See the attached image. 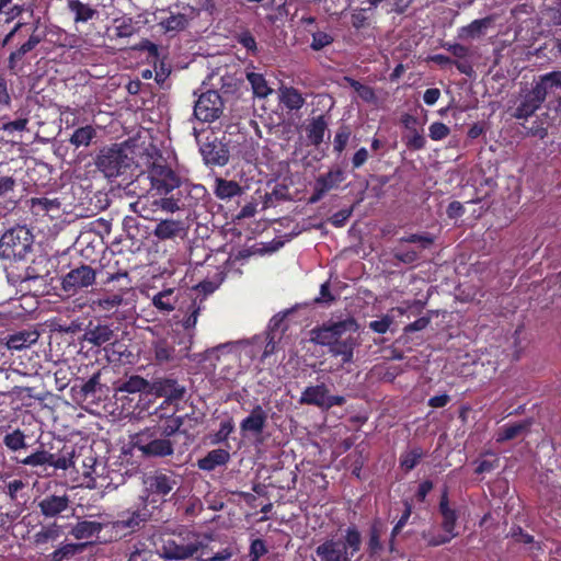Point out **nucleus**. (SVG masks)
<instances>
[{
  "label": "nucleus",
  "mask_w": 561,
  "mask_h": 561,
  "mask_svg": "<svg viewBox=\"0 0 561 561\" xmlns=\"http://www.w3.org/2000/svg\"><path fill=\"white\" fill-rule=\"evenodd\" d=\"M137 180L149 181L154 213L175 214L191 211L206 195L201 184H192L175 170L176 157L173 151L162 150L154 142H148L138 157Z\"/></svg>",
  "instance_id": "f257e3e1"
},
{
  "label": "nucleus",
  "mask_w": 561,
  "mask_h": 561,
  "mask_svg": "<svg viewBox=\"0 0 561 561\" xmlns=\"http://www.w3.org/2000/svg\"><path fill=\"white\" fill-rule=\"evenodd\" d=\"M148 142H113L103 148L96 158L98 169L106 178H117L124 174H137L138 157Z\"/></svg>",
  "instance_id": "f03ea898"
},
{
  "label": "nucleus",
  "mask_w": 561,
  "mask_h": 561,
  "mask_svg": "<svg viewBox=\"0 0 561 561\" xmlns=\"http://www.w3.org/2000/svg\"><path fill=\"white\" fill-rule=\"evenodd\" d=\"M149 514L147 504L144 501L142 507L131 506L117 513L116 517L104 514L106 524L105 535L101 538L106 542L119 540L130 534L138 531L148 520Z\"/></svg>",
  "instance_id": "7ed1b4c3"
},
{
  "label": "nucleus",
  "mask_w": 561,
  "mask_h": 561,
  "mask_svg": "<svg viewBox=\"0 0 561 561\" xmlns=\"http://www.w3.org/2000/svg\"><path fill=\"white\" fill-rule=\"evenodd\" d=\"M362 534L355 525L348 526L340 538L324 540L316 548L321 561H352L360 550Z\"/></svg>",
  "instance_id": "20e7f679"
},
{
  "label": "nucleus",
  "mask_w": 561,
  "mask_h": 561,
  "mask_svg": "<svg viewBox=\"0 0 561 561\" xmlns=\"http://www.w3.org/2000/svg\"><path fill=\"white\" fill-rule=\"evenodd\" d=\"M130 443L146 459L165 458L174 454V444L161 435L159 424L139 431L131 436Z\"/></svg>",
  "instance_id": "39448f33"
},
{
  "label": "nucleus",
  "mask_w": 561,
  "mask_h": 561,
  "mask_svg": "<svg viewBox=\"0 0 561 561\" xmlns=\"http://www.w3.org/2000/svg\"><path fill=\"white\" fill-rule=\"evenodd\" d=\"M34 236L25 226L7 230L0 238V257L14 262L26 261L33 251Z\"/></svg>",
  "instance_id": "423d86ee"
},
{
  "label": "nucleus",
  "mask_w": 561,
  "mask_h": 561,
  "mask_svg": "<svg viewBox=\"0 0 561 561\" xmlns=\"http://www.w3.org/2000/svg\"><path fill=\"white\" fill-rule=\"evenodd\" d=\"M13 460L31 468L53 467L55 470H68L75 467V448L64 446L59 455L53 454L43 447L35 449L24 458L14 457Z\"/></svg>",
  "instance_id": "0eeeda50"
},
{
  "label": "nucleus",
  "mask_w": 561,
  "mask_h": 561,
  "mask_svg": "<svg viewBox=\"0 0 561 561\" xmlns=\"http://www.w3.org/2000/svg\"><path fill=\"white\" fill-rule=\"evenodd\" d=\"M147 208L142 206L141 208V216L146 219H152L157 221V225L154 229L152 230V234L160 241H167V240H175V239H183L187 234L188 230V224L186 220V217H181L182 211H176L178 216L176 218H163L161 216L162 213H154L153 209L152 216L147 214Z\"/></svg>",
  "instance_id": "6e6552de"
},
{
  "label": "nucleus",
  "mask_w": 561,
  "mask_h": 561,
  "mask_svg": "<svg viewBox=\"0 0 561 561\" xmlns=\"http://www.w3.org/2000/svg\"><path fill=\"white\" fill-rule=\"evenodd\" d=\"M205 546L202 536L191 530L181 531L175 538L165 541L163 553L168 560H184Z\"/></svg>",
  "instance_id": "1a4fd4ad"
},
{
  "label": "nucleus",
  "mask_w": 561,
  "mask_h": 561,
  "mask_svg": "<svg viewBox=\"0 0 561 561\" xmlns=\"http://www.w3.org/2000/svg\"><path fill=\"white\" fill-rule=\"evenodd\" d=\"M358 324L353 317H346L339 321H329L321 327L311 330V341L321 346L330 347L341 340L346 332H356Z\"/></svg>",
  "instance_id": "9d476101"
},
{
  "label": "nucleus",
  "mask_w": 561,
  "mask_h": 561,
  "mask_svg": "<svg viewBox=\"0 0 561 561\" xmlns=\"http://www.w3.org/2000/svg\"><path fill=\"white\" fill-rule=\"evenodd\" d=\"M298 402L301 405H313L322 411H329L333 407H342L346 403V398L340 394H331L327 383L307 386L300 394Z\"/></svg>",
  "instance_id": "9b49d317"
},
{
  "label": "nucleus",
  "mask_w": 561,
  "mask_h": 561,
  "mask_svg": "<svg viewBox=\"0 0 561 561\" xmlns=\"http://www.w3.org/2000/svg\"><path fill=\"white\" fill-rule=\"evenodd\" d=\"M96 279V272L87 264L71 268L61 278V288L68 295H76L79 291L92 286Z\"/></svg>",
  "instance_id": "f8f14e48"
},
{
  "label": "nucleus",
  "mask_w": 561,
  "mask_h": 561,
  "mask_svg": "<svg viewBox=\"0 0 561 561\" xmlns=\"http://www.w3.org/2000/svg\"><path fill=\"white\" fill-rule=\"evenodd\" d=\"M115 282L119 283V285L117 286V293L100 298L98 301V306L102 310L111 311L121 306L124 300V294L131 288V280L126 271L110 274L104 284L110 285Z\"/></svg>",
  "instance_id": "ddd939ff"
},
{
  "label": "nucleus",
  "mask_w": 561,
  "mask_h": 561,
  "mask_svg": "<svg viewBox=\"0 0 561 561\" xmlns=\"http://www.w3.org/2000/svg\"><path fill=\"white\" fill-rule=\"evenodd\" d=\"M222 112V101L217 91L209 90L203 93L195 103L194 115L203 122H213Z\"/></svg>",
  "instance_id": "4468645a"
},
{
  "label": "nucleus",
  "mask_w": 561,
  "mask_h": 561,
  "mask_svg": "<svg viewBox=\"0 0 561 561\" xmlns=\"http://www.w3.org/2000/svg\"><path fill=\"white\" fill-rule=\"evenodd\" d=\"M70 506V497L64 494H44L36 501V507L45 519L62 516Z\"/></svg>",
  "instance_id": "2eb2a0df"
},
{
  "label": "nucleus",
  "mask_w": 561,
  "mask_h": 561,
  "mask_svg": "<svg viewBox=\"0 0 561 561\" xmlns=\"http://www.w3.org/2000/svg\"><path fill=\"white\" fill-rule=\"evenodd\" d=\"M345 180V174L340 168L331 169L324 174H320L313 184V192L308 203L316 204L320 202L324 195L333 188H336Z\"/></svg>",
  "instance_id": "dca6fc26"
},
{
  "label": "nucleus",
  "mask_w": 561,
  "mask_h": 561,
  "mask_svg": "<svg viewBox=\"0 0 561 561\" xmlns=\"http://www.w3.org/2000/svg\"><path fill=\"white\" fill-rule=\"evenodd\" d=\"M230 142H202L199 152L207 167H224L231 158Z\"/></svg>",
  "instance_id": "f3484780"
},
{
  "label": "nucleus",
  "mask_w": 561,
  "mask_h": 561,
  "mask_svg": "<svg viewBox=\"0 0 561 561\" xmlns=\"http://www.w3.org/2000/svg\"><path fill=\"white\" fill-rule=\"evenodd\" d=\"M106 524L104 514L98 515V520H80L73 525L69 534L77 540H88L95 538L99 542H104L102 536L105 535Z\"/></svg>",
  "instance_id": "a211bd4d"
},
{
  "label": "nucleus",
  "mask_w": 561,
  "mask_h": 561,
  "mask_svg": "<svg viewBox=\"0 0 561 561\" xmlns=\"http://www.w3.org/2000/svg\"><path fill=\"white\" fill-rule=\"evenodd\" d=\"M148 490L150 493L167 496L179 484L174 472H156L147 479Z\"/></svg>",
  "instance_id": "6ab92c4d"
},
{
  "label": "nucleus",
  "mask_w": 561,
  "mask_h": 561,
  "mask_svg": "<svg viewBox=\"0 0 561 561\" xmlns=\"http://www.w3.org/2000/svg\"><path fill=\"white\" fill-rule=\"evenodd\" d=\"M546 98L547 96L535 83L533 89L523 96L520 104L516 107L515 117L527 118L531 116L545 102Z\"/></svg>",
  "instance_id": "aec40b11"
},
{
  "label": "nucleus",
  "mask_w": 561,
  "mask_h": 561,
  "mask_svg": "<svg viewBox=\"0 0 561 561\" xmlns=\"http://www.w3.org/2000/svg\"><path fill=\"white\" fill-rule=\"evenodd\" d=\"M267 421V413L261 404H256L250 414L240 423V431L243 435H260L263 433Z\"/></svg>",
  "instance_id": "412c9836"
},
{
  "label": "nucleus",
  "mask_w": 561,
  "mask_h": 561,
  "mask_svg": "<svg viewBox=\"0 0 561 561\" xmlns=\"http://www.w3.org/2000/svg\"><path fill=\"white\" fill-rule=\"evenodd\" d=\"M151 389L165 401L180 400L185 394V388L173 378H158L153 380Z\"/></svg>",
  "instance_id": "4be33fe9"
},
{
  "label": "nucleus",
  "mask_w": 561,
  "mask_h": 561,
  "mask_svg": "<svg viewBox=\"0 0 561 561\" xmlns=\"http://www.w3.org/2000/svg\"><path fill=\"white\" fill-rule=\"evenodd\" d=\"M331 116L327 114H320L312 116L307 125V133L309 138L312 140H323L327 136L330 139L329 124Z\"/></svg>",
  "instance_id": "5701e85b"
},
{
  "label": "nucleus",
  "mask_w": 561,
  "mask_h": 561,
  "mask_svg": "<svg viewBox=\"0 0 561 561\" xmlns=\"http://www.w3.org/2000/svg\"><path fill=\"white\" fill-rule=\"evenodd\" d=\"M357 345L356 339L348 336L339 340L329 347V353L334 357H341L342 364H351L354 360V350Z\"/></svg>",
  "instance_id": "b1692460"
},
{
  "label": "nucleus",
  "mask_w": 561,
  "mask_h": 561,
  "mask_svg": "<svg viewBox=\"0 0 561 561\" xmlns=\"http://www.w3.org/2000/svg\"><path fill=\"white\" fill-rule=\"evenodd\" d=\"M230 460V454L222 448L213 449L197 460V467L204 471H213L219 466H225Z\"/></svg>",
  "instance_id": "393cba45"
},
{
  "label": "nucleus",
  "mask_w": 561,
  "mask_h": 561,
  "mask_svg": "<svg viewBox=\"0 0 561 561\" xmlns=\"http://www.w3.org/2000/svg\"><path fill=\"white\" fill-rule=\"evenodd\" d=\"M39 337L37 331H19L7 336L5 345L9 350L21 351L35 344Z\"/></svg>",
  "instance_id": "a878e982"
},
{
  "label": "nucleus",
  "mask_w": 561,
  "mask_h": 561,
  "mask_svg": "<svg viewBox=\"0 0 561 561\" xmlns=\"http://www.w3.org/2000/svg\"><path fill=\"white\" fill-rule=\"evenodd\" d=\"M439 513L443 517L442 528L444 529V531L447 534L456 533L455 528L458 519V514L454 508L449 507L447 489L443 491V494L440 496Z\"/></svg>",
  "instance_id": "bb28decb"
},
{
  "label": "nucleus",
  "mask_w": 561,
  "mask_h": 561,
  "mask_svg": "<svg viewBox=\"0 0 561 561\" xmlns=\"http://www.w3.org/2000/svg\"><path fill=\"white\" fill-rule=\"evenodd\" d=\"M114 336L113 330L106 324H98L95 327H89L84 334L83 341L94 345L101 346L110 342Z\"/></svg>",
  "instance_id": "cd10ccee"
},
{
  "label": "nucleus",
  "mask_w": 561,
  "mask_h": 561,
  "mask_svg": "<svg viewBox=\"0 0 561 561\" xmlns=\"http://www.w3.org/2000/svg\"><path fill=\"white\" fill-rule=\"evenodd\" d=\"M531 425L529 420L518 423L505 424L499 428L495 435L496 443H504L517 438L523 433L527 432Z\"/></svg>",
  "instance_id": "c85d7f7f"
},
{
  "label": "nucleus",
  "mask_w": 561,
  "mask_h": 561,
  "mask_svg": "<svg viewBox=\"0 0 561 561\" xmlns=\"http://www.w3.org/2000/svg\"><path fill=\"white\" fill-rule=\"evenodd\" d=\"M67 7L76 23H85L98 16L99 12L81 0H67Z\"/></svg>",
  "instance_id": "c756f323"
},
{
  "label": "nucleus",
  "mask_w": 561,
  "mask_h": 561,
  "mask_svg": "<svg viewBox=\"0 0 561 561\" xmlns=\"http://www.w3.org/2000/svg\"><path fill=\"white\" fill-rule=\"evenodd\" d=\"M492 24L491 18H484L472 21L470 24L459 30V38L463 41L476 39L481 37L488 27Z\"/></svg>",
  "instance_id": "7c9ffc66"
},
{
  "label": "nucleus",
  "mask_w": 561,
  "mask_h": 561,
  "mask_svg": "<svg viewBox=\"0 0 561 561\" xmlns=\"http://www.w3.org/2000/svg\"><path fill=\"white\" fill-rule=\"evenodd\" d=\"M88 546L87 542L83 543H76V542H66L61 543L57 549H55L51 553L47 556L48 561H65L70 560L76 554L82 552L85 547Z\"/></svg>",
  "instance_id": "2f4dec72"
},
{
  "label": "nucleus",
  "mask_w": 561,
  "mask_h": 561,
  "mask_svg": "<svg viewBox=\"0 0 561 561\" xmlns=\"http://www.w3.org/2000/svg\"><path fill=\"white\" fill-rule=\"evenodd\" d=\"M32 211L35 215H48L53 211H59L61 209V202L58 197H32L30 199Z\"/></svg>",
  "instance_id": "473e14b6"
},
{
  "label": "nucleus",
  "mask_w": 561,
  "mask_h": 561,
  "mask_svg": "<svg viewBox=\"0 0 561 561\" xmlns=\"http://www.w3.org/2000/svg\"><path fill=\"white\" fill-rule=\"evenodd\" d=\"M242 194V187L231 180L217 178L215 181V195L222 201L231 199Z\"/></svg>",
  "instance_id": "72a5a7b5"
},
{
  "label": "nucleus",
  "mask_w": 561,
  "mask_h": 561,
  "mask_svg": "<svg viewBox=\"0 0 561 561\" xmlns=\"http://www.w3.org/2000/svg\"><path fill=\"white\" fill-rule=\"evenodd\" d=\"M154 359L158 364H165L174 359L175 347L167 339H158L152 343Z\"/></svg>",
  "instance_id": "f704fd0d"
},
{
  "label": "nucleus",
  "mask_w": 561,
  "mask_h": 561,
  "mask_svg": "<svg viewBox=\"0 0 561 561\" xmlns=\"http://www.w3.org/2000/svg\"><path fill=\"white\" fill-rule=\"evenodd\" d=\"M61 535V526L58 525L57 523H51L46 526H43L41 530L34 535L33 541L35 546L42 547L50 541H56Z\"/></svg>",
  "instance_id": "c9c22d12"
},
{
  "label": "nucleus",
  "mask_w": 561,
  "mask_h": 561,
  "mask_svg": "<svg viewBox=\"0 0 561 561\" xmlns=\"http://www.w3.org/2000/svg\"><path fill=\"white\" fill-rule=\"evenodd\" d=\"M137 26L130 18H121L114 21V26L111 30L112 39H124L133 36L137 32Z\"/></svg>",
  "instance_id": "e433bc0d"
},
{
  "label": "nucleus",
  "mask_w": 561,
  "mask_h": 561,
  "mask_svg": "<svg viewBox=\"0 0 561 561\" xmlns=\"http://www.w3.org/2000/svg\"><path fill=\"white\" fill-rule=\"evenodd\" d=\"M401 124L403 125L407 134L404 138L407 140H422L423 139V124H421L414 116L404 114L401 117Z\"/></svg>",
  "instance_id": "4c0bfd02"
},
{
  "label": "nucleus",
  "mask_w": 561,
  "mask_h": 561,
  "mask_svg": "<svg viewBox=\"0 0 561 561\" xmlns=\"http://www.w3.org/2000/svg\"><path fill=\"white\" fill-rule=\"evenodd\" d=\"M542 93L547 96L549 93L561 89V71H552L540 76L535 82Z\"/></svg>",
  "instance_id": "58836bf2"
},
{
  "label": "nucleus",
  "mask_w": 561,
  "mask_h": 561,
  "mask_svg": "<svg viewBox=\"0 0 561 561\" xmlns=\"http://www.w3.org/2000/svg\"><path fill=\"white\" fill-rule=\"evenodd\" d=\"M205 297L201 299H193L187 307L186 314L182 320V325L185 330L194 329L201 311L204 309Z\"/></svg>",
  "instance_id": "ea45409f"
},
{
  "label": "nucleus",
  "mask_w": 561,
  "mask_h": 561,
  "mask_svg": "<svg viewBox=\"0 0 561 561\" xmlns=\"http://www.w3.org/2000/svg\"><path fill=\"white\" fill-rule=\"evenodd\" d=\"M2 443L11 451H19L27 447L26 435L20 428L4 434Z\"/></svg>",
  "instance_id": "a19ab883"
},
{
  "label": "nucleus",
  "mask_w": 561,
  "mask_h": 561,
  "mask_svg": "<svg viewBox=\"0 0 561 561\" xmlns=\"http://www.w3.org/2000/svg\"><path fill=\"white\" fill-rule=\"evenodd\" d=\"M424 457V451L421 447H413L400 456V468L405 472L413 470L421 459Z\"/></svg>",
  "instance_id": "79ce46f5"
},
{
  "label": "nucleus",
  "mask_w": 561,
  "mask_h": 561,
  "mask_svg": "<svg viewBox=\"0 0 561 561\" xmlns=\"http://www.w3.org/2000/svg\"><path fill=\"white\" fill-rule=\"evenodd\" d=\"M175 296H174V289H163L162 291H159L157 295L152 298L153 306L161 310V311H172L175 308Z\"/></svg>",
  "instance_id": "37998d69"
},
{
  "label": "nucleus",
  "mask_w": 561,
  "mask_h": 561,
  "mask_svg": "<svg viewBox=\"0 0 561 561\" xmlns=\"http://www.w3.org/2000/svg\"><path fill=\"white\" fill-rule=\"evenodd\" d=\"M280 102L289 110H299L304 106L305 99L295 88H284L280 91Z\"/></svg>",
  "instance_id": "c03bdc74"
},
{
  "label": "nucleus",
  "mask_w": 561,
  "mask_h": 561,
  "mask_svg": "<svg viewBox=\"0 0 561 561\" xmlns=\"http://www.w3.org/2000/svg\"><path fill=\"white\" fill-rule=\"evenodd\" d=\"M247 79L252 87L254 95L257 98H266L273 92V89L268 87L267 81L263 75L249 72L247 75Z\"/></svg>",
  "instance_id": "a18cd8bd"
},
{
  "label": "nucleus",
  "mask_w": 561,
  "mask_h": 561,
  "mask_svg": "<svg viewBox=\"0 0 561 561\" xmlns=\"http://www.w3.org/2000/svg\"><path fill=\"white\" fill-rule=\"evenodd\" d=\"M381 537V528H380V522L375 520L369 529V538L367 542V550L369 556H376L379 554L380 551H382V543L380 541Z\"/></svg>",
  "instance_id": "49530a36"
},
{
  "label": "nucleus",
  "mask_w": 561,
  "mask_h": 561,
  "mask_svg": "<svg viewBox=\"0 0 561 561\" xmlns=\"http://www.w3.org/2000/svg\"><path fill=\"white\" fill-rule=\"evenodd\" d=\"M154 553L146 542L137 541L130 547L127 561H153Z\"/></svg>",
  "instance_id": "de8ad7c7"
},
{
  "label": "nucleus",
  "mask_w": 561,
  "mask_h": 561,
  "mask_svg": "<svg viewBox=\"0 0 561 561\" xmlns=\"http://www.w3.org/2000/svg\"><path fill=\"white\" fill-rule=\"evenodd\" d=\"M41 41L42 38L38 35H31L27 42H25L18 50L11 53L9 57L10 69H13L15 61L21 60L24 55L33 50Z\"/></svg>",
  "instance_id": "09e8293b"
},
{
  "label": "nucleus",
  "mask_w": 561,
  "mask_h": 561,
  "mask_svg": "<svg viewBox=\"0 0 561 561\" xmlns=\"http://www.w3.org/2000/svg\"><path fill=\"white\" fill-rule=\"evenodd\" d=\"M345 80L348 84L356 91L357 95L367 103L375 104L377 102V96L373 88L362 84L359 81L346 77Z\"/></svg>",
  "instance_id": "8fccbe9b"
},
{
  "label": "nucleus",
  "mask_w": 561,
  "mask_h": 561,
  "mask_svg": "<svg viewBox=\"0 0 561 561\" xmlns=\"http://www.w3.org/2000/svg\"><path fill=\"white\" fill-rule=\"evenodd\" d=\"M148 386H149V383L145 378H142L138 375H134V376H130L127 380H125L119 386L118 389L121 391H125L128 393H136V392L145 391L148 388Z\"/></svg>",
  "instance_id": "3c124183"
},
{
  "label": "nucleus",
  "mask_w": 561,
  "mask_h": 561,
  "mask_svg": "<svg viewBox=\"0 0 561 561\" xmlns=\"http://www.w3.org/2000/svg\"><path fill=\"white\" fill-rule=\"evenodd\" d=\"M435 241V237L428 232L411 233L399 239L401 243H419L422 249L430 248Z\"/></svg>",
  "instance_id": "603ef678"
},
{
  "label": "nucleus",
  "mask_w": 561,
  "mask_h": 561,
  "mask_svg": "<svg viewBox=\"0 0 561 561\" xmlns=\"http://www.w3.org/2000/svg\"><path fill=\"white\" fill-rule=\"evenodd\" d=\"M183 422L184 420L182 416H175L172 414L170 417L167 419L163 425H160L161 435L164 438L170 439L171 436H173L175 433L180 431L181 426L183 425Z\"/></svg>",
  "instance_id": "864d4df0"
},
{
  "label": "nucleus",
  "mask_w": 561,
  "mask_h": 561,
  "mask_svg": "<svg viewBox=\"0 0 561 561\" xmlns=\"http://www.w3.org/2000/svg\"><path fill=\"white\" fill-rule=\"evenodd\" d=\"M237 42L242 45L247 49V51L252 55L256 56L259 53L257 44L254 38V36L251 34L250 31H242L239 34L236 35Z\"/></svg>",
  "instance_id": "5fc2aeb1"
},
{
  "label": "nucleus",
  "mask_w": 561,
  "mask_h": 561,
  "mask_svg": "<svg viewBox=\"0 0 561 561\" xmlns=\"http://www.w3.org/2000/svg\"><path fill=\"white\" fill-rule=\"evenodd\" d=\"M165 31H181L187 25V19L184 14L170 15L161 22Z\"/></svg>",
  "instance_id": "6e6d98bb"
},
{
  "label": "nucleus",
  "mask_w": 561,
  "mask_h": 561,
  "mask_svg": "<svg viewBox=\"0 0 561 561\" xmlns=\"http://www.w3.org/2000/svg\"><path fill=\"white\" fill-rule=\"evenodd\" d=\"M496 186V182L493 178H484L482 181H480L479 185L476 188L477 198L476 201H482L493 193L494 188Z\"/></svg>",
  "instance_id": "4d7b16f0"
},
{
  "label": "nucleus",
  "mask_w": 561,
  "mask_h": 561,
  "mask_svg": "<svg viewBox=\"0 0 561 561\" xmlns=\"http://www.w3.org/2000/svg\"><path fill=\"white\" fill-rule=\"evenodd\" d=\"M234 431V422L232 417H228L227 420L220 423L219 430L216 432L214 436V443H225L228 440L230 434Z\"/></svg>",
  "instance_id": "13d9d810"
},
{
  "label": "nucleus",
  "mask_w": 561,
  "mask_h": 561,
  "mask_svg": "<svg viewBox=\"0 0 561 561\" xmlns=\"http://www.w3.org/2000/svg\"><path fill=\"white\" fill-rule=\"evenodd\" d=\"M333 42V37L325 32H316L312 34V42L310 47L313 50H321L322 48L329 46Z\"/></svg>",
  "instance_id": "bf43d9fd"
},
{
  "label": "nucleus",
  "mask_w": 561,
  "mask_h": 561,
  "mask_svg": "<svg viewBox=\"0 0 561 561\" xmlns=\"http://www.w3.org/2000/svg\"><path fill=\"white\" fill-rule=\"evenodd\" d=\"M267 553V548L263 539L256 538L250 545V561H259L261 557Z\"/></svg>",
  "instance_id": "052dcab7"
},
{
  "label": "nucleus",
  "mask_w": 561,
  "mask_h": 561,
  "mask_svg": "<svg viewBox=\"0 0 561 561\" xmlns=\"http://www.w3.org/2000/svg\"><path fill=\"white\" fill-rule=\"evenodd\" d=\"M403 504H404V511H403L401 517L399 518V520L393 526V528L391 530V537H397L400 534V531L407 525V523L412 514L411 503L408 501H404Z\"/></svg>",
  "instance_id": "680f3d73"
},
{
  "label": "nucleus",
  "mask_w": 561,
  "mask_h": 561,
  "mask_svg": "<svg viewBox=\"0 0 561 561\" xmlns=\"http://www.w3.org/2000/svg\"><path fill=\"white\" fill-rule=\"evenodd\" d=\"M352 213H353V208H344V209H341L336 213H334L329 221L331 222L332 226L336 227V228H341V227H344L346 221L348 220V218L352 216Z\"/></svg>",
  "instance_id": "e2e57ef3"
},
{
  "label": "nucleus",
  "mask_w": 561,
  "mask_h": 561,
  "mask_svg": "<svg viewBox=\"0 0 561 561\" xmlns=\"http://www.w3.org/2000/svg\"><path fill=\"white\" fill-rule=\"evenodd\" d=\"M100 385V373L93 374L89 380L83 382L81 386V392L84 397L93 396L96 392V388Z\"/></svg>",
  "instance_id": "0e129e2a"
},
{
  "label": "nucleus",
  "mask_w": 561,
  "mask_h": 561,
  "mask_svg": "<svg viewBox=\"0 0 561 561\" xmlns=\"http://www.w3.org/2000/svg\"><path fill=\"white\" fill-rule=\"evenodd\" d=\"M392 323V319L389 316H383L380 320H374L369 322V329L376 333L385 334Z\"/></svg>",
  "instance_id": "69168bd1"
},
{
  "label": "nucleus",
  "mask_w": 561,
  "mask_h": 561,
  "mask_svg": "<svg viewBox=\"0 0 561 561\" xmlns=\"http://www.w3.org/2000/svg\"><path fill=\"white\" fill-rule=\"evenodd\" d=\"M449 135V128L443 123H434L430 127V136L433 140H440Z\"/></svg>",
  "instance_id": "338daca9"
},
{
  "label": "nucleus",
  "mask_w": 561,
  "mask_h": 561,
  "mask_svg": "<svg viewBox=\"0 0 561 561\" xmlns=\"http://www.w3.org/2000/svg\"><path fill=\"white\" fill-rule=\"evenodd\" d=\"M430 323H431V317H421V318L416 319L415 321L405 325L404 332L413 333V332L422 331V330L426 329Z\"/></svg>",
  "instance_id": "774afa93"
}]
</instances>
